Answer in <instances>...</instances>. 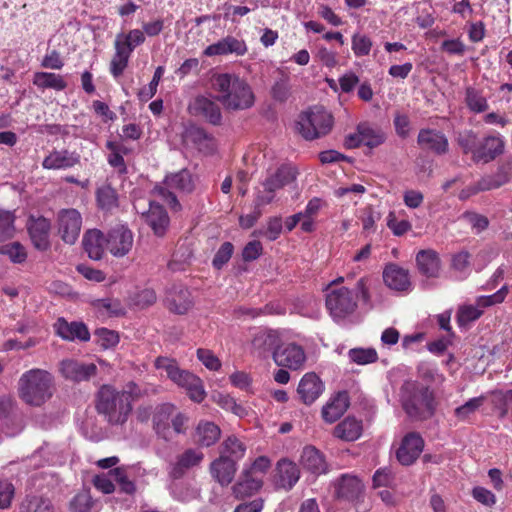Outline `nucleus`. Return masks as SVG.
I'll return each instance as SVG.
<instances>
[{
    "label": "nucleus",
    "mask_w": 512,
    "mask_h": 512,
    "mask_svg": "<svg viewBox=\"0 0 512 512\" xmlns=\"http://www.w3.org/2000/svg\"><path fill=\"white\" fill-rule=\"evenodd\" d=\"M216 99L226 110L243 111L255 103V95L248 82L236 75L217 74L212 78Z\"/></svg>",
    "instance_id": "nucleus-1"
},
{
    "label": "nucleus",
    "mask_w": 512,
    "mask_h": 512,
    "mask_svg": "<svg viewBox=\"0 0 512 512\" xmlns=\"http://www.w3.org/2000/svg\"><path fill=\"white\" fill-rule=\"evenodd\" d=\"M54 379L51 373L43 369H31L18 380V395L30 406H41L53 395Z\"/></svg>",
    "instance_id": "nucleus-2"
},
{
    "label": "nucleus",
    "mask_w": 512,
    "mask_h": 512,
    "mask_svg": "<svg viewBox=\"0 0 512 512\" xmlns=\"http://www.w3.org/2000/svg\"><path fill=\"white\" fill-rule=\"evenodd\" d=\"M159 370H164L167 377L177 386L183 388L189 398L197 403L202 402L206 397L202 380L193 373L179 368L174 359L158 357L154 363Z\"/></svg>",
    "instance_id": "nucleus-3"
},
{
    "label": "nucleus",
    "mask_w": 512,
    "mask_h": 512,
    "mask_svg": "<svg viewBox=\"0 0 512 512\" xmlns=\"http://www.w3.org/2000/svg\"><path fill=\"white\" fill-rule=\"evenodd\" d=\"M97 410L107 417L109 423L120 425L127 421L132 405L125 399V394L104 385L98 393Z\"/></svg>",
    "instance_id": "nucleus-4"
},
{
    "label": "nucleus",
    "mask_w": 512,
    "mask_h": 512,
    "mask_svg": "<svg viewBox=\"0 0 512 512\" xmlns=\"http://www.w3.org/2000/svg\"><path fill=\"white\" fill-rule=\"evenodd\" d=\"M402 406L410 417L424 418L432 413V397L427 387L416 381H405L401 387Z\"/></svg>",
    "instance_id": "nucleus-5"
},
{
    "label": "nucleus",
    "mask_w": 512,
    "mask_h": 512,
    "mask_svg": "<svg viewBox=\"0 0 512 512\" xmlns=\"http://www.w3.org/2000/svg\"><path fill=\"white\" fill-rule=\"evenodd\" d=\"M459 143L465 152H471L476 161L485 163L495 159L504 150V142L500 137H486L478 142L472 130H463L459 134Z\"/></svg>",
    "instance_id": "nucleus-6"
},
{
    "label": "nucleus",
    "mask_w": 512,
    "mask_h": 512,
    "mask_svg": "<svg viewBox=\"0 0 512 512\" xmlns=\"http://www.w3.org/2000/svg\"><path fill=\"white\" fill-rule=\"evenodd\" d=\"M194 184L191 174L188 170L183 169L177 173L171 174L165 178L164 186H156L154 193L166 202L172 209L180 208L179 202L170 189L181 192H191Z\"/></svg>",
    "instance_id": "nucleus-7"
},
{
    "label": "nucleus",
    "mask_w": 512,
    "mask_h": 512,
    "mask_svg": "<svg viewBox=\"0 0 512 512\" xmlns=\"http://www.w3.org/2000/svg\"><path fill=\"white\" fill-rule=\"evenodd\" d=\"M508 294V287L502 286L492 295L479 296L475 304L463 305L458 309L457 322L460 326H466L477 320L487 307L502 303Z\"/></svg>",
    "instance_id": "nucleus-8"
},
{
    "label": "nucleus",
    "mask_w": 512,
    "mask_h": 512,
    "mask_svg": "<svg viewBox=\"0 0 512 512\" xmlns=\"http://www.w3.org/2000/svg\"><path fill=\"white\" fill-rule=\"evenodd\" d=\"M296 177L297 170L295 167L283 165L278 168L274 174L263 182L264 191L257 195L256 206L270 204L275 198L276 191L294 182Z\"/></svg>",
    "instance_id": "nucleus-9"
},
{
    "label": "nucleus",
    "mask_w": 512,
    "mask_h": 512,
    "mask_svg": "<svg viewBox=\"0 0 512 512\" xmlns=\"http://www.w3.org/2000/svg\"><path fill=\"white\" fill-rule=\"evenodd\" d=\"M326 307L335 320H341L356 310L357 301L351 290L341 287L327 294Z\"/></svg>",
    "instance_id": "nucleus-10"
},
{
    "label": "nucleus",
    "mask_w": 512,
    "mask_h": 512,
    "mask_svg": "<svg viewBox=\"0 0 512 512\" xmlns=\"http://www.w3.org/2000/svg\"><path fill=\"white\" fill-rule=\"evenodd\" d=\"M82 226L81 214L73 208L62 209L57 214V229L61 239L67 244H74Z\"/></svg>",
    "instance_id": "nucleus-11"
},
{
    "label": "nucleus",
    "mask_w": 512,
    "mask_h": 512,
    "mask_svg": "<svg viewBox=\"0 0 512 512\" xmlns=\"http://www.w3.org/2000/svg\"><path fill=\"white\" fill-rule=\"evenodd\" d=\"M133 243V233L125 225L115 226L106 235V250L117 258L127 255L132 249Z\"/></svg>",
    "instance_id": "nucleus-12"
},
{
    "label": "nucleus",
    "mask_w": 512,
    "mask_h": 512,
    "mask_svg": "<svg viewBox=\"0 0 512 512\" xmlns=\"http://www.w3.org/2000/svg\"><path fill=\"white\" fill-rule=\"evenodd\" d=\"M273 359L278 366L298 370L303 367L306 361V354L300 345L289 343L277 347L273 352Z\"/></svg>",
    "instance_id": "nucleus-13"
},
{
    "label": "nucleus",
    "mask_w": 512,
    "mask_h": 512,
    "mask_svg": "<svg viewBox=\"0 0 512 512\" xmlns=\"http://www.w3.org/2000/svg\"><path fill=\"white\" fill-rule=\"evenodd\" d=\"M191 115L205 118L213 126L221 125L222 113L220 107L211 99L199 95L188 105Z\"/></svg>",
    "instance_id": "nucleus-14"
},
{
    "label": "nucleus",
    "mask_w": 512,
    "mask_h": 512,
    "mask_svg": "<svg viewBox=\"0 0 512 512\" xmlns=\"http://www.w3.org/2000/svg\"><path fill=\"white\" fill-rule=\"evenodd\" d=\"M300 128H332V114L322 106H314L303 111L297 120Z\"/></svg>",
    "instance_id": "nucleus-15"
},
{
    "label": "nucleus",
    "mask_w": 512,
    "mask_h": 512,
    "mask_svg": "<svg viewBox=\"0 0 512 512\" xmlns=\"http://www.w3.org/2000/svg\"><path fill=\"white\" fill-rule=\"evenodd\" d=\"M424 448V441L415 432L408 433L402 440L396 452L398 461L402 465H411L419 457Z\"/></svg>",
    "instance_id": "nucleus-16"
},
{
    "label": "nucleus",
    "mask_w": 512,
    "mask_h": 512,
    "mask_svg": "<svg viewBox=\"0 0 512 512\" xmlns=\"http://www.w3.org/2000/svg\"><path fill=\"white\" fill-rule=\"evenodd\" d=\"M280 342L279 333L276 330L260 328L252 339L253 353L258 357H266L269 353L274 352Z\"/></svg>",
    "instance_id": "nucleus-17"
},
{
    "label": "nucleus",
    "mask_w": 512,
    "mask_h": 512,
    "mask_svg": "<svg viewBox=\"0 0 512 512\" xmlns=\"http://www.w3.org/2000/svg\"><path fill=\"white\" fill-rule=\"evenodd\" d=\"M385 135L382 130H355L345 136L344 146L348 149H355L361 146L374 148L383 143Z\"/></svg>",
    "instance_id": "nucleus-18"
},
{
    "label": "nucleus",
    "mask_w": 512,
    "mask_h": 512,
    "mask_svg": "<svg viewBox=\"0 0 512 512\" xmlns=\"http://www.w3.org/2000/svg\"><path fill=\"white\" fill-rule=\"evenodd\" d=\"M50 221L45 217H30L28 231L34 247L38 250H47L50 246Z\"/></svg>",
    "instance_id": "nucleus-19"
},
{
    "label": "nucleus",
    "mask_w": 512,
    "mask_h": 512,
    "mask_svg": "<svg viewBox=\"0 0 512 512\" xmlns=\"http://www.w3.org/2000/svg\"><path fill=\"white\" fill-rule=\"evenodd\" d=\"M175 411V406L171 403H163L155 408L153 415V429L158 437L165 441L172 440L171 416Z\"/></svg>",
    "instance_id": "nucleus-20"
},
{
    "label": "nucleus",
    "mask_w": 512,
    "mask_h": 512,
    "mask_svg": "<svg viewBox=\"0 0 512 512\" xmlns=\"http://www.w3.org/2000/svg\"><path fill=\"white\" fill-rule=\"evenodd\" d=\"M275 482L280 488L290 490L300 478L297 464L288 458L280 459L275 468Z\"/></svg>",
    "instance_id": "nucleus-21"
},
{
    "label": "nucleus",
    "mask_w": 512,
    "mask_h": 512,
    "mask_svg": "<svg viewBox=\"0 0 512 512\" xmlns=\"http://www.w3.org/2000/svg\"><path fill=\"white\" fill-rule=\"evenodd\" d=\"M55 333L66 341H88L90 333L82 322H68L64 318H58L54 323Z\"/></svg>",
    "instance_id": "nucleus-22"
},
{
    "label": "nucleus",
    "mask_w": 512,
    "mask_h": 512,
    "mask_svg": "<svg viewBox=\"0 0 512 512\" xmlns=\"http://www.w3.org/2000/svg\"><path fill=\"white\" fill-rule=\"evenodd\" d=\"M60 371L66 379L79 382L93 376L96 373V365L68 359L61 362Z\"/></svg>",
    "instance_id": "nucleus-23"
},
{
    "label": "nucleus",
    "mask_w": 512,
    "mask_h": 512,
    "mask_svg": "<svg viewBox=\"0 0 512 512\" xmlns=\"http://www.w3.org/2000/svg\"><path fill=\"white\" fill-rule=\"evenodd\" d=\"M247 52L246 43L243 40H239L232 36H227L217 43L211 44L204 50L206 56L236 54L239 56L244 55Z\"/></svg>",
    "instance_id": "nucleus-24"
},
{
    "label": "nucleus",
    "mask_w": 512,
    "mask_h": 512,
    "mask_svg": "<svg viewBox=\"0 0 512 512\" xmlns=\"http://www.w3.org/2000/svg\"><path fill=\"white\" fill-rule=\"evenodd\" d=\"M324 385L315 373H306L300 380L297 392L305 404L313 403L323 392Z\"/></svg>",
    "instance_id": "nucleus-25"
},
{
    "label": "nucleus",
    "mask_w": 512,
    "mask_h": 512,
    "mask_svg": "<svg viewBox=\"0 0 512 512\" xmlns=\"http://www.w3.org/2000/svg\"><path fill=\"white\" fill-rule=\"evenodd\" d=\"M236 469V462L225 455H220L210 465L212 477L222 486H227L232 482Z\"/></svg>",
    "instance_id": "nucleus-26"
},
{
    "label": "nucleus",
    "mask_w": 512,
    "mask_h": 512,
    "mask_svg": "<svg viewBox=\"0 0 512 512\" xmlns=\"http://www.w3.org/2000/svg\"><path fill=\"white\" fill-rule=\"evenodd\" d=\"M146 223L151 227L154 234L163 236L169 226V216L163 207L153 201L149 203V210L142 213Z\"/></svg>",
    "instance_id": "nucleus-27"
},
{
    "label": "nucleus",
    "mask_w": 512,
    "mask_h": 512,
    "mask_svg": "<svg viewBox=\"0 0 512 512\" xmlns=\"http://www.w3.org/2000/svg\"><path fill=\"white\" fill-rule=\"evenodd\" d=\"M417 267L427 278H438L441 274V262L433 250H421L416 255Z\"/></svg>",
    "instance_id": "nucleus-28"
},
{
    "label": "nucleus",
    "mask_w": 512,
    "mask_h": 512,
    "mask_svg": "<svg viewBox=\"0 0 512 512\" xmlns=\"http://www.w3.org/2000/svg\"><path fill=\"white\" fill-rule=\"evenodd\" d=\"M165 301L168 308L177 314L186 313L192 306L190 292L182 286L169 289Z\"/></svg>",
    "instance_id": "nucleus-29"
},
{
    "label": "nucleus",
    "mask_w": 512,
    "mask_h": 512,
    "mask_svg": "<svg viewBox=\"0 0 512 512\" xmlns=\"http://www.w3.org/2000/svg\"><path fill=\"white\" fill-rule=\"evenodd\" d=\"M83 247L89 258L100 260L106 249V235L98 229L88 230L83 237Z\"/></svg>",
    "instance_id": "nucleus-30"
},
{
    "label": "nucleus",
    "mask_w": 512,
    "mask_h": 512,
    "mask_svg": "<svg viewBox=\"0 0 512 512\" xmlns=\"http://www.w3.org/2000/svg\"><path fill=\"white\" fill-rule=\"evenodd\" d=\"M383 279L392 290L406 291L411 286L408 271L395 264H390L385 268Z\"/></svg>",
    "instance_id": "nucleus-31"
},
{
    "label": "nucleus",
    "mask_w": 512,
    "mask_h": 512,
    "mask_svg": "<svg viewBox=\"0 0 512 512\" xmlns=\"http://www.w3.org/2000/svg\"><path fill=\"white\" fill-rule=\"evenodd\" d=\"M107 148L110 151L107 157L108 163L120 173H125L127 168L124 156L134 150L132 145L125 144L123 141L111 139L107 141Z\"/></svg>",
    "instance_id": "nucleus-32"
},
{
    "label": "nucleus",
    "mask_w": 512,
    "mask_h": 512,
    "mask_svg": "<svg viewBox=\"0 0 512 512\" xmlns=\"http://www.w3.org/2000/svg\"><path fill=\"white\" fill-rule=\"evenodd\" d=\"M349 398L346 392H339L322 408V417L327 423L337 421L348 409Z\"/></svg>",
    "instance_id": "nucleus-33"
},
{
    "label": "nucleus",
    "mask_w": 512,
    "mask_h": 512,
    "mask_svg": "<svg viewBox=\"0 0 512 512\" xmlns=\"http://www.w3.org/2000/svg\"><path fill=\"white\" fill-rule=\"evenodd\" d=\"M203 459L204 454L201 450L197 448H189L177 457V460L172 467L171 475L174 478H179L186 470L199 465Z\"/></svg>",
    "instance_id": "nucleus-34"
},
{
    "label": "nucleus",
    "mask_w": 512,
    "mask_h": 512,
    "mask_svg": "<svg viewBox=\"0 0 512 512\" xmlns=\"http://www.w3.org/2000/svg\"><path fill=\"white\" fill-rule=\"evenodd\" d=\"M334 487L338 498L354 500L361 493L363 485L356 476L343 475L334 483Z\"/></svg>",
    "instance_id": "nucleus-35"
},
{
    "label": "nucleus",
    "mask_w": 512,
    "mask_h": 512,
    "mask_svg": "<svg viewBox=\"0 0 512 512\" xmlns=\"http://www.w3.org/2000/svg\"><path fill=\"white\" fill-rule=\"evenodd\" d=\"M363 432L362 421L355 417H346L334 428V436L344 441H355Z\"/></svg>",
    "instance_id": "nucleus-36"
},
{
    "label": "nucleus",
    "mask_w": 512,
    "mask_h": 512,
    "mask_svg": "<svg viewBox=\"0 0 512 512\" xmlns=\"http://www.w3.org/2000/svg\"><path fill=\"white\" fill-rule=\"evenodd\" d=\"M418 143L424 149H430L437 153L445 152L448 142L440 130H420Z\"/></svg>",
    "instance_id": "nucleus-37"
},
{
    "label": "nucleus",
    "mask_w": 512,
    "mask_h": 512,
    "mask_svg": "<svg viewBox=\"0 0 512 512\" xmlns=\"http://www.w3.org/2000/svg\"><path fill=\"white\" fill-rule=\"evenodd\" d=\"M220 428L209 421H200L196 428V442L205 447L214 445L220 438Z\"/></svg>",
    "instance_id": "nucleus-38"
},
{
    "label": "nucleus",
    "mask_w": 512,
    "mask_h": 512,
    "mask_svg": "<svg viewBox=\"0 0 512 512\" xmlns=\"http://www.w3.org/2000/svg\"><path fill=\"white\" fill-rule=\"evenodd\" d=\"M263 485L261 477L245 475L242 471L240 480L233 486V493L237 498L249 497L257 492Z\"/></svg>",
    "instance_id": "nucleus-39"
},
{
    "label": "nucleus",
    "mask_w": 512,
    "mask_h": 512,
    "mask_svg": "<svg viewBox=\"0 0 512 512\" xmlns=\"http://www.w3.org/2000/svg\"><path fill=\"white\" fill-rule=\"evenodd\" d=\"M33 84L39 89H54L62 91L67 87L64 77L52 72H36L33 75Z\"/></svg>",
    "instance_id": "nucleus-40"
},
{
    "label": "nucleus",
    "mask_w": 512,
    "mask_h": 512,
    "mask_svg": "<svg viewBox=\"0 0 512 512\" xmlns=\"http://www.w3.org/2000/svg\"><path fill=\"white\" fill-rule=\"evenodd\" d=\"M301 463L305 469L314 474H320L326 470V463L323 456L312 446H307L303 449Z\"/></svg>",
    "instance_id": "nucleus-41"
},
{
    "label": "nucleus",
    "mask_w": 512,
    "mask_h": 512,
    "mask_svg": "<svg viewBox=\"0 0 512 512\" xmlns=\"http://www.w3.org/2000/svg\"><path fill=\"white\" fill-rule=\"evenodd\" d=\"M78 162V157L67 151H54L43 161L45 169H66L74 166Z\"/></svg>",
    "instance_id": "nucleus-42"
},
{
    "label": "nucleus",
    "mask_w": 512,
    "mask_h": 512,
    "mask_svg": "<svg viewBox=\"0 0 512 512\" xmlns=\"http://www.w3.org/2000/svg\"><path fill=\"white\" fill-rule=\"evenodd\" d=\"M22 512H55L51 500L44 496H28L21 505Z\"/></svg>",
    "instance_id": "nucleus-43"
},
{
    "label": "nucleus",
    "mask_w": 512,
    "mask_h": 512,
    "mask_svg": "<svg viewBox=\"0 0 512 512\" xmlns=\"http://www.w3.org/2000/svg\"><path fill=\"white\" fill-rule=\"evenodd\" d=\"M145 34L140 29L130 30L127 34L119 33L116 36L115 43L120 44L122 48L132 54L133 50L145 42Z\"/></svg>",
    "instance_id": "nucleus-44"
},
{
    "label": "nucleus",
    "mask_w": 512,
    "mask_h": 512,
    "mask_svg": "<svg viewBox=\"0 0 512 512\" xmlns=\"http://www.w3.org/2000/svg\"><path fill=\"white\" fill-rule=\"evenodd\" d=\"M115 53L110 62V73L113 77H120L124 70L126 69L131 53L126 51L124 48L120 46V44H116L114 42Z\"/></svg>",
    "instance_id": "nucleus-45"
},
{
    "label": "nucleus",
    "mask_w": 512,
    "mask_h": 512,
    "mask_svg": "<svg viewBox=\"0 0 512 512\" xmlns=\"http://www.w3.org/2000/svg\"><path fill=\"white\" fill-rule=\"evenodd\" d=\"M182 137L186 143L193 141L199 151L208 153L213 150V141L207 137L205 130H184Z\"/></svg>",
    "instance_id": "nucleus-46"
},
{
    "label": "nucleus",
    "mask_w": 512,
    "mask_h": 512,
    "mask_svg": "<svg viewBox=\"0 0 512 512\" xmlns=\"http://www.w3.org/2000/svg\"><path fill=\"white\" fill-rule=\"evenodd\" d=\"M96 199L98 206L105 211H111L118 206L116 191L109 185H104L97 189Z\"/></svg>",
    "instance_id": "nucleus-47"
},
{
    "label": "nucleus",
    "mask_w": 512,
    "mask_h": 512,
    "mask_svg": "<svg viewBox=\"0 0 512 512\" xmlns=\"http://www.w3.org/2000/svg\"><path fill=\"white\" fill-rule=\"evenodd\" d=\"M493 404L498 411L499 418H505L508 413H512V389L506 391H494Z\"/></svg>",
    "instance_id": "nucleus-48"
},
{
    "label": "nucleus",
    "mask_w": 512,
    "mask_h": 512,
    "mask_svg": "<svg viewBox=\"0 0 512 512\" xmlns=\"http://www.w3.org/2000/svg\"><path fill=\"white\" fill-rule=\"evenodd\" d=\"M221 455L228 456L235 462L244 457L246 446L236 437H228L222 444Z\"/></svg>",
    "instance_id": "nucleus-49"
},
{
    "label": "nucleus",
    "mask_w": 512,
    "mask_h": 512,
    "mask_svg": "<svg viewBox=\"0 0 512 512\" xmlns=\"http://www.w3.org/2000/svg\"><path fill=\"white\" fill-rule=\"evenodd\" d=\"M348 358L357 365H367L376 362L378 354L374 348H352L348 351Z\"/></svg>",
    "instance_id": "nucleus-50"
},
{
    "label": "nucleus",
    "mask_w": 512,
    "mask_h": 512,
    "mask_svg": "<svg viewBox=\"0 0 512 512\" xmlns=\"http://www.w3.org/2000/svg\"><path fill=\"white\" fill-rule=\"evenodd\" d=\"M94 307L101 316H118L124 313V308L116 299H100L94 303Z\"/></svg>",
    "instance_id": "nucleus-51"
},
{
    "label": "nucleus",
    "mask_w": 512,
    "mask_h": 512,
    "mask_svg": "<svg viewBox=\"0 0 512 512\" xmlns=\"http://www.w3.org/2000/svg\"><path fill=\"white\" fill-rule=\"evenodd\" d=\"M282 219L280 217H270L264 229L255 230L254 237L264 236L270 241L276 240L282 232Z\"/></svg>",
    "instance_id": "nucleus-52"
},
{
    "label": "nucleus",
    "mask_w": 512,
    "mask_h": 512,
    "mask_svg": "<svg viewBox=\"0 0 512 512\" xmlns=\"http://www.w3.org/2000/svg\"><path fill=\"white\" fill-rule=\"evenodd\" d=\"M484 401V396L471 398L463 405L457 407L454 414L459 420L465 421L483 405Z\"/></svg>",
    "instance_id": "nucleus-53"
},
{
    "label": "nucleus",
    "mask_w": 512,
    "mask_h": 512,
    "mask_svg": "<svg viewBox=\"0 0 512 512\" xmlns=\"http://www.w3.org/2000/svg\"><path fill=\"white\" fill-rule=\"evenodd\" d=\"M15 216L12 212L0 210V241L12 238L15 233Z\"/></svg>",
    "instance_id": "nucleus-54"
},
{
    "label": "nucleus",
    "mask_w": 512,
    "mask_h": 512,
    "mask_svg": "<svg viewBox=\"0 0 512 512\" xmlns=\"http://www.w3.org/2000/svg\"><path fill=\"white\" fill-rule=\"evenodd\" d=\"M0 254L8 256L14 263H22L27 258L25 248L18 242L0 246Z\"/></svg>",
    "instance_id": "nucleus-55"
},
{
    "label": "nucleus",
    "mask_w": 512,
    "mask_h": 512,
    "mask_svg": "<svg viewBox=\"0 0 512 512\" xmlns=\"http://www.w3.org/2000/svg\"><path fill=\"white\" fill-rule=\"evenodd\" d=\"M386 225L395 236H403L411 230L412 224L408 220H398L395 211H390L386 217Z\"/></svg>",
    "instance_id": "nucleus-56"
},
{
    "label": "nucleus",
    "mask_w": 512,
    "mask_h": 512,
    "mask_svg": "<svg viewBox=\"0 0 512 512\" xmlns=\"http://www.w3.org/2000/svg\"><path fill=\"white\" fill-rule=\"evenodd\" d=\"M381 218V213L372 206H367L361 211L360 220L363 230L367 233L375 232L376 222Z\"/></svg>",
    "instance_id": "nucleus-57"
},
{
    "label": "nucleus",
    "mask_w": 512,
    "mask_h": 512,
    "mask_svg": "<svg viewBox=\"0 0 512 512\" xmlns=\"http://www.w3.org/2000/svg\"><path fill=\"white\" fill-rule=\"evenodd\" d=\"M94 502L88 491L75 495L70 502L71 512H91Z\"/></svg>",
    "instance_id": "nucleus-58"
},
{
    "label": "nucleus",
    "mask_w": 512,
    "mask_h": 512,
    "mask_svg": "<svg viewBox=\"0 0 512 512\" xmlns=\"http://www.w3.org/2000/svg\"><path fill=\"white\" fill-rule=\"evenodd\" d=\"M466 103L475 112H483L488 108L486 98L474 88L466 90Z\"/></svg>",
    "instance_id": "nucleus-59"
},
{
    "label": "nucleus",
    "mask_w": 512,
    "mask_h": 512,
    "mask_svg": "<svg viewBox=\"0 0 512 512\" xmlns=\"http://www.w3.org/2000/svg\"><path fill=\"white\" fill-rule=\"evenodd\" d=\"M95 337L97 339L98 345L103 349L112 348L119 342L118 333L106 328H100L96 330Z\"/></svg>",
    "instance_id": "nucleus-60"
},
{
    "label": "nucleus",
    "mask_w": 512,
    "mask_h": 512,
    "mask_svg": "<svg viewBox=\"0 0 512 512\" xmlns=\"http://www.w3.org/2000/svg\"><path fill=\"white\" fill-rule=\"evenodd\" d=\"M271 466V461L266 456H259L249 466H244L243 471L245 475H256L261 477L268 471Z\"/></svg>",
    "instance_id": "nucleus-61"
},
{
    "label": "nucleus",
    "mask_w": 512,
    "mask_h": 512,
    "mask_svg": "<svg viewBox=\"0 0 512 512\" xmlns=\"http://www.w3.org/2000/svg\"><path fill=\"white\" fill-rule=\"evenodd\" d=\"M372 41L366 35L354 34L352 36V50L358 57L366 56L370 53Z\"/></svg>",
    "instance_id": "nucleus-62"
},
{
    "label": "nucleus",
    "mask_w": 512,
    "mask_h": 512,
    "mask_svg": "<svg viewBox=\"0 0 512 512\" xmlns=\"http://www.w3.org/2000/svg\"><path fill=\"white\" fill-rule=\"evenodd\" d=\"M197 358L211 371H218L221 368V361L211 350L199 348L197 350Z\"/></svg>",
    "instance_id": "nucleus-63"
},
{
    "label": "nucleus",
    "mask_w": 512,
    "mask_h": 512,
    "mask_svg": "<svg viewBox=\"0 0 512 512\" xmlns=\"http://www.w3.org/2000/svg\"><path fill=\"white\" fill-rule=\"evenodd\" d=\"M110 476L119 484L121 490L127 494H132L135 491V485L127 478L126 472L123 468H115L110 471Z\"/></svg>",
    "instance_id": "nucleus-64"
}]
</instances>
